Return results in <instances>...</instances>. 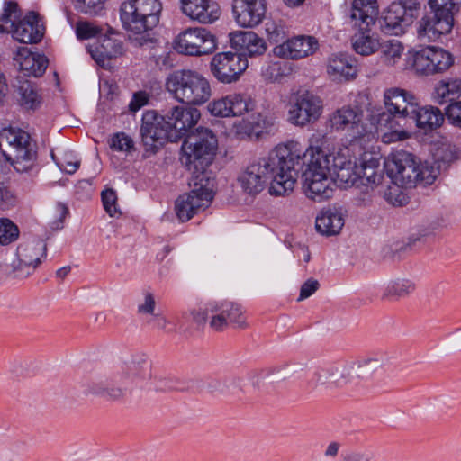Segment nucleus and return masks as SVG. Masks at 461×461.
<instances>
[{
    "mask_svg": "<svg viewBox=\"0 0 461 461\" xmlns=\"http://www.w3.org/2000/svg\"><path fill=\"white\" fill-rule=\"evenodd\" d=\"M318 48V41L313 36L298 35L276 45L274 53L282 59L297 60L312 55Z\"/></svg>",
    "mask_w": 461,
    "mask_h": 461,
    "instance_id": "aec40b11",
    "label": "nucleus"
},
{
    "mask_svg": "<svg viewBox=\"0 0 461 461\" xmlns=\"http://www.w3.org/2000/svg\"><path fill=\"white\" fill-rule=\"evenodd\" d=\"M242 383V379L238 376H231L222 383L218 380H212L209 383L208 386L209 388L213 392H219L221 393H230V387L235 386V387H240Z\"/></svg>",
    "mask_w": 461,
    "mask_h": 461,
    "instance_id": "864d4df0",
    "label": "nucleus"
},
{
    "mask_svg": "<svg viewBox=\"0 0 461 461\" xmlns=\"http://www.w3.org/2000/svg\"><path fill=\"white\" fill-rule=\"evenodd\" d=\"M339 448H340V444L339 442H336V441L330 442L324 451V456L326 457L334 458L338 456Z\"/></svg>",
    "mask_w": 461,
    "mask_h": 461,
    "instance_id": "774afa93",
    "label": "nucleus"
},
{
    "mask_svg": "<svg viewBox=\"0 0 461 461\" xmlns=\"http://www.w3.org/2000/svg\"><path fill=\"white\" fill-rule=\"evenodd\" d=\"M377 124L381 129L384 127L389 130V131L384 132L382 135V140L384 143H392L398 140H403L408 138V132L405 130L406 128H402L398 125L393 126L391 123L382 125L379 123V115L377 116Z\"/></svg>",
    "mask_w": 461,
    "mask_h": 461,
    "instance_id": "09e8293b",
    "label": "nucleus"
},
{
    "mask_svg": "<svg viewBox=\"0 0 461 461\" xmlns=\"http://www.w3.org/2000/svg\"><path fill=\"white\" fill-rule=\"evenodd\" d=\"M109 147L114 151L129 153L134 149V142L125 132H117L110 138Z\"/></svg>",
    "mask_w": 461,
    "mask_h": 461,
    "instance_id": "49530a36",
    "label": "nucleus"
},
{
    "mask_svg": "<svg viewBox=\"0 0 461 461\" xmlns=\"http://www.w3.org/2000/svg\"><path fill=\"white\" fill-rule=\"evenodd\" d=\"M183 14L200 23H212L221 15L219 5L213 0H180Z\"/></svg>",
    "mask_w": 461,
    "mask_h": 461,
    "instance_id": "b1692460",
    "label": "nucleus"
},
{
    "mask_svg": "<svg viewBox=\"0 0 461 461\" xmlns=\"http://www.w3.org/2000/svg\"><path fill=\"white\" fill-rule=\"evenodd\" d=\"M131 385L142 386L151 377V363L143 353H138L125 364L121 374Z\"/></svg>",
    "mask_w": 461,
    "mask_h": 461,
    "instance_id": "a878e982",
    "label": "nucleus"
},
{
    "mask_svg": "<svg viewBox=\"0 0 461 461\" xmlns=\"http://www.w3.org/2000/svg\"><path fill=\"white\" fill-rule=\"evenodd\" d=\"M429 5L432 13L448 20L454 24V16L461 8V0H429Z\"/></svg>",
    "mask_w": 461,
    "mask_h": 461,
    "instance_id": "ea45409f",
    "label": "nucleus"
},
{
    "mask_svg": "<svg viewBox=\"0 0 461 461\" xmlns=\"http://www.w3.org/2000/svg\"><path fill=\"white\" fill-rule=\"evenodd\" d=\"M218 140L212 131L200 130L184 140L181 147V164L192 172L191 191L175 202V211L180 221H189L205 210L213 198L214 181L206 172L216 153Z\"/></svg>",
    "mask_w": 461,
    "mask_h": 461,
    "instance_id": "f257e3e1",
    "label": "nucleus"
},
{
    "mask_svg": "<svg viewBox=\"0 0 461 461\" xmlns=\"http://www.w3.org/2000/svg\"><path fill=\"white\" fill-rule=\"evenodd\" d=\"M321 99L310 91H302L289 101L287 121L294 126L304 127L314 123L322 113Z\"/></svg>",
    "mask_w": 461,
    "mask_h": 461,
    "instance_id": "9b49d317",
    "label": "nucleus"
},
{
    "mask_svg": "<svg viewBox=\"0 0 461 461\" xmlns=\"http://www.w3.org/2000/svg\"><path fill=\"white\" fill-rule=\"evenodd\" d=\"M101 33V29L86 21H80L76 25V34L79 40H88L97 37Z\"/></svg>",
    "mask_w": 461,
    "mask_h": 461,
    "instance_id": "603ef678",
    "label": "nucleus"
},
{
    "mask_svg": "<svg viewBox=\"0 0 461 461\" xmlns=\"http://www.w3.org/2000/svg\"><path fill=\"white\" fill-rule=\"evenodd\" d=\"M149 94L145 91H139L133 94L132 98L129 104V110L131 113H136L149 102Z\"/></svg>",
    "mask_w": 461,
    "mask_h": 461,
    "instance_id": "bf43d9fd",
    "label": "nucleus"
},
{
    "mask_svg": "<svg viewBox=\"0 0 461 461\" xmlns=\"http://www.w3.org/2000/svg\"><path fill=\"white\" fill-rule=\"evenodd\" d=\"M232 12L235 21L241 27H255L265 17L267 5L265 0H233Z\"/></svg>",
    "mask_w": 461,
    "mask_h": 461,
    "instance_id": "4be33fe9",
    "label": "nucleus"
},
{
    "mask_svg": "<svg viewBox=\"0 0 461 461\" xmlns=\"http://www.w3.org/2000/svg\"><path fill=\"white\" fill-rule=\"evenodd\" d=\"M166 88L177 101L188 105H202L212 96L209 80L192 69L171 73L166 80Z\"/></svg>",
    "mask_w": 461,
    "mask_h": 461,
    "instance_id": "423d86ee",
    "label": "nucleus"
},
{
    "mask_svg": "<svg viewBox=\"0 0 461 461\" xmlns=\"http://www.w3.org/2000/svg\"><path fill=\"white\" fill-rule=\"evenodd\" d=\"M21 69L27 71L28 75L41 77L48 67V59L44 55L29 52L20 62Z\"/></svg>",
    "mask_w": 461,
    "mask_h": 461,
    "instance_id": "a19ab883",
    "label": "nucleus"
},
{
    "mask_svg": "<svg viewBox=\"0 0 461 461\" xmlns=\"http://www.w3.org/2000/svg\"><path fill=\"white\" fill-rule=\"evenodd\" d=\"M377 14L376 0H353L349 19L352 26L358 29V32L352 37V46L360 55L367 56L378 50L380 42L370 34V28L375 24Z\"/></svg>",
    "mask_w": 461,
    "mask_h": 461,
    "instance_id": "0eeeda50",
    "label": "nucleus"
},
{
    "mask_svg": "<svg viewBox=\"0 0 461 461\" xmlns=\"http://www.w3.org/2000/svg\"><path fill=\"white\" fill-rule=\"evenodd\" d=\"M249 66L247 58L231 51L215 54L210 68L213 77L222 84H231L239 80Z\"/></svg>",
    "mask_w": 461,
    "mask_h": 461,
    "instance_id": "2eb2a0df",
    "label": "nucleus"
},
{
    "mask_svg": "<svg viewBox=\"0 0 461 461\" xmlns=\"http://www.w3.org/2000/svg\"><path fill=\"white\" fill-rule=\"evenodd\" d=\"M262 76L267 81H276L282 76L280 63L273 62L268 64L262 71Z\"/></svg>",
    "mask_w": 461,
    "mask_h": 461,
    "instance_id": "e2e57ef3",
    "label": "nucleus"
},
{
    "mask_svg": "<svg viewBox=\"0 0 461 461\" xmlns=\"http://www.w3.org/2000/svg\"><path fill=\"white\" fill-rule=\"evenodd\" d=\"M362 120V113L357 107L342 106L334 111L329 118V122L334 131H345L357 127Z\"/></svg>",
    "mask_w": 461,
    "mask_h": 461,
    "instance_id": "2f4dec72",
    "label": "nucleus"
},
{
    "mask_svg": "<svg viewBox=\"0 0 461 461\" xmlns=\"http://www.w3.org/2000/svg\"><path fill=\"white\" fill-rule=\"evenodd\" d=\"M230 46L243 58L263 55L267 50L265 41L251 31L234 32L230 33Z\"/></svg>",
    "mask_w": 461,
    "mask_h": 461,
    "instance_id": "393cba45",
    "label": "nucleus"
},
{
    "mask_svg": "<svg viewBox=\"0 0 461 461\" xmlns=\"http://www.w3.org/2000/svg\"><path fill=\"white\" fill-rule=\"evenodd\" d=\"M156 306L157 303L154 295L149 292H146L143 294L142 301L138 303L137 313L142 317L152 316L156 313Z\"/></svg>",
    "mask_w": 461,
    "mask_h": 461,
    "instance_id": "5fc2aeb1",
    "label": "nucleus"
},
{
    "mask_svg": "<svg viewBox=\"0 0 461 461\" xmlns=\"http://www.w3.org/2000/svg\"><path fill=\"white\" fill-rule=\"evenodd\" d=\"M152 318L148 321L149 324H151L154 328L158 330H167L169 321L161 313H155L151 316Z\"/></svg>",
    "mask_w": 461,
    "mask_h": 461,
    "instance_id": "69168bd1",
    "label": "nucleus"
},
{
    "mask_svg": "<svg viewBox=\"0 0 461 461\" xmlns=\"http://www.w3.org/2000/svg\"><path fill=\"white\" fill-rule=\"evenodd\" d=\"M314 379L317 384H325L328 383L348 382L346 365L329 366L320 368L314 373Z\"/></svg>",
    "mask_w": 461,
    "mask_h": 461,
    "instance_id": "4c0bfd02",
    "label": "nucleus"
},
{
    "mask_svg": "<svg viewBox=\"0 0 461 461\" xmlns=\"http://www.w3.org/2000/svg\"><path fill=\"white\" fill-rule=\"evenodd\" d=\"M0 149L17 172H28L37 159V145L25 131L8 127L0 131Z\"/></svg>",
    "mask_w": 461,
    "mask_h": 461,
    "instance_id": "6e6552de",
    "label": "nucleus"
},
{
    "mask_svg": "<svg viewBox=\"0 0 461 461\" xmlns=\"http://www.w3.org/2000/svg\"><path fill=\"white\" fill-rule=\"evenodd\" d=\"M193 321L203 325L208 322L213 331H223L230 326L246 328V317L242 307L230 301H210L203 306L191 311Z\"/></svg>",
    "mask_w": 461,
    "mask_h": 461,
    "instance_id": "1a4fd4ad",
    "label": "nucleus"
},
{
    "mask_svg": "<svg viewBox=\"0 0 461 461\" xmlns=\"http://www.w3.org/2000/svg\"><path fill=\"white\" fill-rule=\"evenodd\" d=\"M284 379L278 372L275 373L270 370L255 372L252 375V384L258 389L267 390L268 385L272 384L278 380Z\"/></svg>",
    "mask_w": 461,
    "mask_h": 461,
    "instance_id": "a18cd8bd",
    "label": "nucleus"
},
{
    "mask_svg": "<svg viewBox=\"0 0 461 461\" xmlns=\"http://www.w3.org/2000/svg\"><path fill=\"white\" fill-rule=\"evenodd\" d=\"M17 100L23 109L34 111L41 106L42 97L33 84L30 81H23L18 86Z\"/></svg>",
    "mask_w": 461,
    "mask_h": 461,
    "instance_id": "c9c22d12",
    "label": "nucleus"
},
{
    "mask_svg": "<svg viewBox=\"0 0 461 461\" xmlns=\"http://www.w3.org/2000/svg\"><path fill=\"white\" fill-rule=\"evenodd\" d=\"M43 31L38 14L32 11L17 23L12 34L20 42L37 43L43 37Z\"/></svg>",
    "mask_w": 461,
    "mask_h": 461,
    "instance_id": "cd10ccee",
    "label": "nucleus"
},
{
    "mask_svg": "<svg viewBox=\"0 0 461 461\" xmlns=\"http://www.w3.org/2000/svg\"><path fill=\"white\" fill-rule=\"evenodd\" d=\"M461 95V80L452 79L440 81L435 87L433 97L438 104L453 101Z\"/></svg>",
    "mask_w": 461,
    "mask_h": 461,
    "instance_id": "58836bf2",
    "label": "nucleus"
},
{
    "mask_svg": "<svg viewBox=\"0 0 461 461\" xmlns=\"http://www.w3.org/2000/svg\"><path fill=\"white\" fill-rule=\"evenodd\" d=\"M320 284L316 279L310 278L306 280L301 286L298 302L303 301L312 295L318 289Z\"/></svg>",
    "mask_w": 461,
    "mask_h": 461,
    "instance_id": "052dcab7",
    "label": "nucleus"
},
{
    "mask_svg": "<svg viewBox=\"0 0 461 461\" xmlns=\"http://www.w3.org/2000/svg\"><path fill=\"white\" fill-rule=\"evenodd\" d=\"M252 131L257 136L270 133L276 130V117L268 113H258L253 116Z\"/></svg>",
    "mask_w": 461,
    "mask_h": 461,
    "instance_id": "37998d69",
    "label": "nucleus"
},
{
    "mask_svg": "<svg viewBox=\"0 0 461 461\" xmlns=\"http://www.w3.org/2000/svg\"><path fill=\"white\" fill-rule=\"evenodd\" d=\"M265 31L270 42L282 43L285 41L286 30L281 22L267 21L265 23Z\"/></svg>",
    "mask_w": 461,
    "mask_h": 461,
    "instance_id": "de8ad7c7",
    "label": "nucleus"
},
{
    "mask_svg": "<svg viewBox=\"0 0 461 461\" xmlns=\"http://www.w3.org/2000/svg\"><path fill=\"white\" fill-rule=\"evenodd\" d=\"M453 64L451 54L443 49L426 47L414 55L413 68L420 75L442 73Z\"/></svg>",
    "mask_w": 461,
    "mask_h": 461,
    "instance_id": "dca6fc26",
    "label": "nucleus"
},
{
    "mask_svg": "<svg viewBox=\"0 0 461 461\" xmlns=\"http://www.w3.org/2000/svg\"><path fill=\"white\" fill-rule=\"evenodd\" d=\"M327 72L333 81L341 82L354 78L357 75V68L349 56L338 54L329 59Z\"/></svg>",
    "mask_w": 461,
    "mask_h": 461,
    "instance_id": "7c9ffc66",
    "label": "nucleus"
},
{
    "mask_svg": "<svg viewBox=\"0 0 461 461\" xmlns=\"http://www.w3.org/2000/svg\"><path fill=\"white\" fill-rule=\"evenodd\" d=\"M302 146L298 141L290 140L276 146L267 157L261 158L249 165L240 176L239 181L249 194H258L265 189L269 180V193L275 196L289 194L298 177Z\"/></svg>",
    "mask_w": 461,
    "mask_h": 461,
    "instance_id": "f03ea898",
    "label": "nucleus"
},
{
    "mask_svg": "<svg viewBox=\"0 0 461 461\" xmlns=\"http://www.w3.org/2000/svg\"><path fill=\"white\" fill-rule=\"evenodd\" d=\"M420 4L418 0H400L392 3L384 13L380 26L386 34L400 35L418 17Z\"/></svg>",
    "mask_w": 461,
    "mask_h": 461,
    "instance_id": "9d476101",
    "label": "nucleus"
},
{
    "mask_svg": "<svg viewBox=\"0 0 461 461\" xmlns=\"http://www.w3.org/2000/svg\"><path fill=\"white\" fill-rule=\"evenodd\" d=\"M348 149H340L336 155H328L332 158L330 171L336 175V181L344 188L357 186L359 180V168L357 160L348 154Z\"/></svg>",
    "mask_w": 461,
    "mask_h": 461,
    "instance_id": "412c9836",
    "label": "nucleus"
},
{
    "mask_svg": "<svg viewBox=\"0 0 461 461\" xmlns=\"http://www.w3.org/2000/svg\"><path fill=\"white\" fill-rule=\"evenodd\" d=\"M446 115L453 125L461 128V101L450 104L446 109Z\"/></svg>",
    "mask_w": 461,
    "mask_h": 461,
    "instance_id": "13d9d810",
    "label": "nucleus"
},
{
    "mask_svg": "<svg viewBox=\"0 0 461 461\" xmlns=\"http://www.w3.org/2000/svg\"><path fill=\"white\" fill-rule=\"evenodd\" d=\"M20 17L18 5L14 1L5 4L3 14L0 16V33L12 32Z\"/></svg>",
    "mask_w": 461,
    "mask_h": 461,
    "instance_id": "79ce46f5",
    "label": "nucleus"
},
{
    "mask_svg": "<svg viewBox=\"0 0 461 461\" xmlns=\"http://www.w3.org/2000/svg\"><path fill=\"white\" fill-rule=\"evenodd\" d=\"M167 123L170 126L172 134L177 135V140L183 136H186L185 140L191 134L198 132L200 130H207V128L199 127L195 131H188L197 123L201 113L198 109L185 104L171 107L165 114ZM210 131H212L210 130Z\"/></svg>",
    "mask_w": 461,
    "mask_h": 461,
    "instance_id": "f3484780",
    "label": "nucleus"
},
{
    "mask_svg": "<svg viewBox=\"0 0 461 461\" xmlns=\"http://www.w3.org/2000/svg\"><path fill=\"white\" fill-rule=\"evenodd\" d=\"M345 365L349 382L355 376L361 379L371 376L374 372L382 367L383 360L379 357H366Z\"/></svg>",
    "mask_w": 461,
    "mask_h": 461,
    "instance_id": "473e14b6",
    "label": "nucleus"
},
{
    "mask_svg": "<svg viewBox=\"0 0 461 461\" xmlns=\"http://www.w3.org/2000/svg\"><path fill=\"white\" fill-rule=\"evenodd\" d=\"M46 250V244L40 240L19 246L17 249L20 261L18 269L22 270L24 267L26 268L25 275H31L41 264V258L45 256Z\"/></svg>",
    "mask_w": 461,
    "mask_h": 461,
    "instance_id": "c756f323",
    "label": "nucleus"
},
{
    "mask_svg": "<svg viewBox=\"0 0 461 461\" xmlns=\"http://www.w3.org/2000/svg\"><path fill=\"white\" fill-rule=\"evenodd\" d=\"M76 7L85 14H96L102 9L101 0H76Z\"/></svg>",
    "mask_w": 461,
    "mask_h": 461,
    "instance_id": "4d7b16f0",
    "label": "nucleus"
},
{
    "mask_svg": "<svg viewBox=\"0 0 461 461\" xmlns=\"http://www.w3.org/2000/svg\"><path fill=\"white\" fill-rule=\"evenodd\" d=\"M386 111L379 113V123L409 128L415 124L422 129L439 127L444 122V115L436 107L419 106L417 98L410 92L392 87L384 94Z\"/></svg>",
    "mask_w": 461,
    "mask_h": 461,
    "instance_id": "7ed1b4c3",
    "label": "nucleus"
},
{
    "mask_svg": "<svg viewBox=\"0 0 461 461\" xmlns=\"http://www.w3.org/2000/svg\"><path fill=\"white\" fill-rule=\"evenodd\" d=\"M380 60L387 67L395 66L401 59L404 47L398 40L392 39L380 42Z\"/></svg>",
    "mask_w": 461,
    "mask_h": 461,
    "instance_id": "e433bc0d",
    "label": "nucleus"
},
{
    "mask_svg": "<svg viewBox=\"0 0 461 461\" xmlns=\"http://www.w3.org/2000/svg\"><path fill=\"white\" fill-rule=\"evenodd\" d=\"M162 5L158 0H128L121 5V21L135 46L152 43V30L159 23Z\"/></svg>",
    "mask_w": 461,
    "mask_h": 461,
    "instance_id": "39448f33",
    "label": "nucleus"
},
{
    "mask_svg": "<svg viewBox=\"0 0 461 461\" xmlns=\"http://www.w3.org/2000/svg\"><path fill=\"white\" fill-rule=\"evenodd\" d=\"M438 173V168L434 167L432 165L429 163H421L419 160L418 166V184H421L424 185H431L435 179L437 178Z\"/></svg>",
    "mask_w": 461,
    "mask_h": 461,
    "instance_id": "8fccbe9b",
    "label": "nucleus"
},
{
    "mask_svg": "<svg viewBox=\"0 0 461 461\" xmlns=\"http://www.w3.org/2000/svg\"><path fill=\"white\" fill-rule=\"evenodd\" d=\"M130 384L121 374L91 381L85 384V393L101 397L108 402H122L128 393Z\"/></svg>",
    "mask_w": 461,
    "mask_h": 461,
    "instance_id": "6ab92c4d",
    "label": "nucleus"
},
{
    "mask_svg": "<svg viewBox=\"0 0 461 461\" xmlns=\"http://www.w3.org/2000/svg\"><path fill=\"white\" fill-rule=\"evenodd\" d=\"M217 48L215 36L206 28H188L174 40V49L180 54L203 56L213 52Z\"/></svg>",
    "mask_w": 461,
    "mask_h": 461,
    "instance_id": "ddd939ff",
    "label": "nucleus"
},
{
    "mask_svg": "<svg viewBox=\"0 0 461 461\" xmlns=\"http://www.w3.org/2000/svg\"><path fill=\"white\" fill-rule=\"evenodd\" d=\"M359 180L357 188L368 194L381 185L384 176L380 160L372 153H364L359 159Z\"/></svg>",
    "mask_w": 461,
    "mask_h": 461,
    "instance_id": "5701e85b",
    "label": "nucleus"
},
{
    "mask_svg": "<svg viewBox=\"0 0 461 461\" xmlns=\"http://www.w3.org/2000/svg\"><path fill=\"white\" fill-rule=\"evenodd\" d=\"M453 23L444 19L436 13L424 15L418 23L417 34L420 40L435 41L441 35L449 33Z\"/></svg>",
    "mask_w": 461,
    "mask_h": 461,
    "instance_id": "bb28decb",
    "label": "nucleus"
},
{
    "mask_svg": "<svg viewBox=\"0 0 461 461\" xmlns=\"http://www.w3.org/2000/svg\"><path fill=\"white\" fill-rule=\"evenodd\" d=\"M255 107L256 101L246 93L230 94L208 104L209 112L220 117L241 116Z\"/></svg>",
    "mask_w": 461,
    "mask_h": 461,
    "instance_id": "a211bd4d",
    "label": "nucleus"
},
{
    "mask_svg": "<svg viewBox=\"0 0 461 461\" xmlns=\"http://www.w3.org/2000/svg\"><path fill=\"white\" fill-rule=\"evenodd\" d=\"M103 205L110 216H114L118 210L116 206L117 195L114 190L106 189L102 192Z\"/></svg>",
    "mask_w": 461,
    "mask_h": 461,
    "instance_id": "6e6d98bb",
    "label": "nucleus"
},
{
    "mask_svg": "<svg viewBox=\"0 0 461 461\" xmlns=\"http://www.w3.org/2000/svg\"><path fill=\"white\" fill-rule=\"evenodd\" d=\"M140 135L146 150L153 153L167 141H177V135L172 134L166 116L158 115L155 111H147L143 113Z\"/></svg>",
    "mask_w": 461,
    "mask_h": 461,
    "instance_id": "f8f14e48",
    "label": "nucleus"
},
{
    "mask_svg": "<svg viewBox=\"0 0 461 461\" xmlns=\"http://www.w3.org/2000/svg\"><path fill=\"white\" fill-rule=\"evenodd\" d=\"M458 148L450 143L442 144L436 152V159L445 164H449L458 158Z\"/></svg>",
    "mask_w": 461,
    "mask_h": 461,
    "instance_id": "3c124183",
    "label": "nucleus"
},
{
    "mask_svg": "<svg viewBox=\"0 0 461 461\" xmlns=\"http://www.w3.org/2000/svg\"><path fill=\"white\" fill-rule=\"evenodd\" d=\"M419 160L407 151H398L385 162L388 176L402 187L411 188L418 185Z\"/></svg>",
    "mask_w": 461,
    "mask_h": 461,
    "instance_id": "4468645a",
    "label": "nucleus"
},
{
    "mask_svg": "<svg viewBox=\"0 0 461 461\" xmlns=\"http://www.w3.org/2000/svg\"><path fill=\"white\" fill-rule=\"evenodd\" d=\"M123 46L121 40L111 35H104L95 50L92 52V57L97 63L104 64L105 59H112L122 55Z\"/></svg>",
    "mask_w": 461,
    "mask_h": 461,
    "instance_id": "72a5a7b5",
    "label": "nucleus"
},
{
    "mask_svg": "<svg viewBox=\"0 0 461 461\" xmlns=\"http://www.w3.org/2000/svg\"><path fill=\"white\" fill-rule=\"evenodd\" d=\"M19 237V229L11 220L0 218V246L8 245Z\"/></svg>",
    "mask_w": 461,
    "mask_h": 461,
    "instance_id": "c03bdc74",
    "label": "nucleus"
},
{
    "mask_svg": "<svg viewBox=\"0 0 461 461\" xmlns=\"http://www.w3.org/2000/svg\"><path fill=\"white\" fill-rule=\"evenodd\" d=\"M327 142L325 135L314 133L309 139V147H302L301 161L298 173L303 165H307L303 173V192L311 200L321 202L332 197L334 182L330 174V157L324 152L323 147Z\"/></svg>",
    "mask_w": 461,
    "mask_h": 461,
    "instance_id": "20e7f679",
    "label": "nucleus"
},
{
    "mask_svg": "<svg viewBox=\"0 0 461 461\" xmlns=\"http://www.w3.org/2000/svg\"><path fill=\"white\" fill-rule=\"evenodd\" d=\"M372 456L365 451L351 450L341 454L340 461H371Z\"/></svg>",
    "mask_w": 461,
    "mask_h": 461,
    "instance_id": "0e129e2a",
    "label": "nucleus"
},
{
    "mask_svg": "<svg viewBox=\"0 0 461 461\" xmlns=\"http://www.w3.org/2000/svg\"><path fill=\"white\" fill-rule=\"evenodd\" d=\"M416 289V285L410 279H396L389 281L384 287L381 300L397 302L409 296Z\"/></svg>",
    "mask_w": 461,
    "mask_h": 461,
    "instance_id": "f704fd0d",
    "label": "nucleus"
},
{
    "mask_svg": "<svg viewBox=\"0 0 461 461\" xmlns=\"http://www.w3.org/2000/svg\"><path fill=\"white\" fill-rule=\"evenodd\" d=\"M346 215L347 211L342 207L330 206L323 209L316 217L317 231L326 236L339 234L345 224Z\"/></svg>",
    "mask_w": 461,
    "mask_h": 461,
    "instance_id": "c85d7f7f",
    "label": "nucleus"
},
{
    "mask_svg": "<svg viewBox=\"0 0 461 461\" xmlns=\"http://www.w3.org/2000/svg\"><path fill=\"white\" fill-rule=\"evenodd\" d=\"M155 389L161 392H169L177 389V382L171 377H155Z\"/></svg>",
    "mask_w": 461,
    "mask_h": 461,
    "instance_id": "680f3d73",
    "label": "nucleus"
},
{
    "mask_svg": "<svg viewBox=\"0 0 461 461\" xmlns=\"http://www.w3.org/2000/svg\"><path fill=\"white\" fill-rule=\"evenodd\" d=\"M57 212L59 214V223L56 224V226H53L54 229H60L62 228V223L64 219L68 213V207L63 203H58L56 206Z\"/></svg>",
    "mask_w": 461,
    "mask_h": 461,
    "instance_id": "338daca9",
    "label": "nucleus"
}]
</instances>
